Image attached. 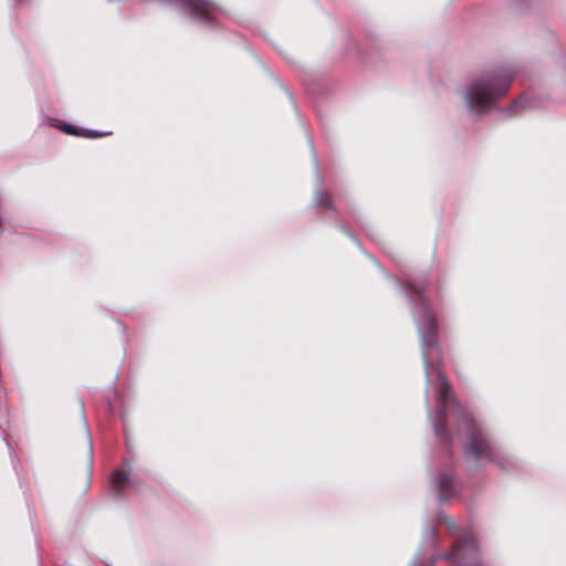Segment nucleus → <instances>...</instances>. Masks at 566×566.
<instances>
[{"label": "nucleus", "instance_id": "423d86ee", "mask_svg": "<svg viewBox=\"0 0 566 566\" xmlns=\"http://www.w3.org/2000/svg\"><path fill=\"white\" fill-rule=\"evenodd\" d=\"M315 205L316 206H323L332 211H336L333 200L331 199L328 192L326 190H317L315 192Z\"/></svg>", "mask_w": 566, "mask_h": 566}, {"label": "nucleus", "instance_id": "0eeeda50", "mask_svg": "<svg viewBox=\"0 0 566 566\" xmlns=\"http://www.w3.org/2000/svg\"><path fill=\"white\" fill-rule=\"evenodd\" d=\"M424 536H426V539L423 542L424 548L428 551L434 549L437 530L432 524L427 525V527L424 530Z\"/></svg>", "mask_w": 566, "mask_h": 566}, {"label": "nucleus", "instance_id": "ddd939ff", "mask_svg": "<svg viewBox=\"0 0 566 566\" xmlns=\"http://www.w3.org/2000/svg\"><path fill=\"white\" fill-rule=\"evenodd\" d=\"M314 160H315V165H317V157H316V155H314ZM316 170H317V174H319L318 172V166H316ZM318 176L321 177V175H318Z\"/></svg>", "mask_w": 566, "mask_h": 566}, {"label": "nucleus", "instance_id": "9b49d317", "mask_svg": "<svg viewBox=\"0 0 566 566\" xmlns=\"http://www.w3.org/2000/svg\"><path fill=\"white\" fill-rule=\"evenodd\" d=\"M513 2L517 8H524L528 3V0H513Z\"/></svg>", "mask_w": 566, "mask_h": 566}, {"label": "nucleus", "instance_id": "2eb2a0df", "mask_svg": "<svg viewBox=\"0 0 566 566\" xmlns=\"http://www.w3.org/2000/svg\"><path fill=\"white\" fill-rule=\"evenodd\" d=\"M420 563H421V562H420V557H416V559H415V564H420Z\"/></svg>", "mask_w": 566, "mask_h": 566}, {"label": "nucleus", "instance_id": "4468645a", "mask_svg": "<svg viewBox=\"0 0 566 566\" xmlns=\"http://www.w3.org/2000/svg\"><path fill=\"white\" fill-rule=\"evenodd\" d=\"M15 1V4H21L23 2H25L27 0H14Z\"/></svg>", "mask_w": 566, "mask_h": 566}, {"label": "nucleus", "instance_id": "39448f33", "mask_svg": "<svg viewBox=\"0 0 566 566\" xmlns=\"http://www.w3.org/2000/svg\"><path fill=\"white\" fill-rule=\"evenodd\" d=\"M109 484L117 495L129 484V474L123 470H115L109 478Z\"/></svg>", "mask_w": 566, "mask_h": 566}, {"label": "nucleus", "instance_id": "6e6552de", "mask_svg": "<svg viewBox=\"0 0 566 566\" xmlns=\"http://www.w3.org/2000/svg\"><path fill=\"white\" fill-rule=\"evenodd\" d=\"M527 102H528V99L526 98V96L521 95L518 98L513 101V103L509 107L503 108L502 112L507 113V114H513L515 112V109H517V108H525Z\"/></svg>", "mask_w": 566, "mask_h": 566}, {"label": "nucleus", "instance_id": "9d476101", "mask_svg": "<svg viewBox=\"0 0 566 566\" xmlns=\"http://www.w3.org/2000/svg\"><path fill=\"white\" fill-rule=\"evenodd\" d=\"M111 134H112L111 132H101V130H96V129L83 128L81 137H85V138H99V137H104V136H107V135H111Z\"/></svg>", "mask_w": 566, "mask_h": 566}, {"label": "nucleus", "instance_id": "1a4fd4ad", "mask_svg": "<svg viewBox=\"0 0 566 566\" xmlns=\"http://www.w3.org/2000/svg\"><path fill=\"white\" fill-rule=\"evenodd\" d=\"M60 129L67 135L77 136V137H81L82 132H83V128H80L75 125L67 124V123H63L60 126Z\"/></svg>", "mask_w": 566, "mask_h": 566}, {"label": "nucleus", "instance_id": "7ed1b4c3", "mask_svg": "<svg viewBox=\"0 0 566 566\" xmlns=\"http://www.w3.org/2000/svg\"><path fill=\"white\" fill-rule=\"evenodd\" d=\"M434 486L439 493L440 502L460 496L461 493V485L455 479L453 470L450 469L439 470L434 479Z\"/></svg>", "mask_w": 566, "mask_h": 566}, {"label": "nucleus", "instance_id": "20e7f679", "mask_svg": "<svg viewBox=\"0 0 566 566\" xmlns=\"http://www.w3.org/2000/svg\"><path fill=\"white\" fill-rule=\"evenodd\" d=\"M478 552V546L472 536H464L462 539L457 541L450 553L446 554L443 557L447 560L458 562L457 566H467L464 565L468 556L467 554L475 555ZM468 566H484L482 564H474Z\"/></svg>", "mask_w": 566, "mask_h": 566}, {"label": "nucleus", "instance_id": "f03ea898", "mask_svg": "<svg viewBox=\"0 0 566 566\" xmlns=\"http://www.w3.org/2000/svg\"><path fill=\"white\" fill-rule=\"evenodd\" d=\"M514 78L512 71H493L467 87V107L481 115L495 106L496 99L506 95Z\"/></svg>", "mask_w": 566, "mask_h": 566}, {"label": "nucleus", "instance_id": "f8f14e48", "mask_svg": "<svg viewBox=\"0 0 566 566\" xmlns=\"http://www.w3.org/2000/svg\"><path fill=\"white\" fill-rule=\"evenodd\" d=\"M339 228L342 229V231H343V232H345V233H348V234H349V232H348L347 228H346L345 226H343L340 222H339Z\"/></svg>", "mask_w": 566, "mask_h": 566}, {"label": "nucleus", "instance_id": "f257e3e1", "mask_svg": "<svg viewBox=\"0 0 566 566\" xmlns=\"http://www.w3.org/2000/svg\"><path fill=\"white\" fill-rule=\"evenodd\" d=\"M396 285L403 292L413 312L415 323L421 338V352L427 384H431L430 370L436 369L437 380L434 392L437 410L432 418V426L436 438L441 449L451 457L453 454L452 434L447 428L449 402L452 411L457 415V431H467L468 440L463 443V454L467 460H485L494 463L502 471L513 472L520 468L518 462L506 454L495 441L489 437L474 422L459 405L452 395V388L442 371L441 348L438 340V323L433 314L431 302L427 291L431 284L430 279L424 275L405 274L402 277L394 276ZM431 415V412H429Z\"/></svg>", "mask_w": 566, "mask_h": 566}]
</instances>
